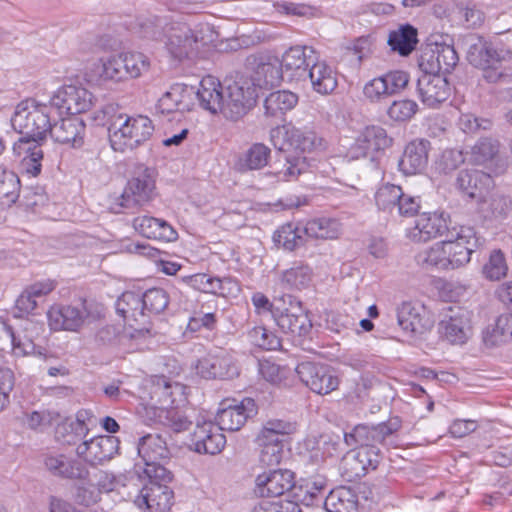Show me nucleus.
Returning a JSON list of instances; mask_svg holds the SVG:
<instances>
[{
  "mask_svg": "<svg viewBox=\"0 0 512 512\" xmlns=\"http://www.w3.org/2000/svg\"><path fill=\"white\" fill-rule=\"evenodd\" d=\"M154 126L150 118L143 115L118 114L111 118L108 127L109 141L114 151L134 149L150 139Z\"/></svg>",
  "mask_w": 512,
  "mask_h": 512,
  "instance_id": "4",
  "label": "nucleus"
},
{
  "mask_svg": "<svg viewBox=\"0 0 512 512\" xmlns=\"http://www.w3.org/2000/svg\"><path fill=\"white\" fill-rule=\"evenodd\" d=\"M138 455L144 463L165 461L170 457L166 440L159 434H147L139 439Z\"/></svg>",
  "mask_w": 512,
  "mask_h": 512,
  "instance_id": "37",
  "label": "nucleus"
},
{
  "mask_svg": "<svg viewBox=\"0 0 512 512\" xmlns=\"http://www.w3.org/2000/svg\"><path fill=\"white\" fill-rule=\"evenodd\" d=\"M448 227L447 221L436 213H422L415 221V226L408 230L407 236L414 242H427L438 236H444Z\"/></svg>",
  "mask_w": 512,
  "mask_h": 512,
  "instance_id": "27",
  "label": "nucleus"
},
{
  "mask_svg": "<svg viewBox=\"0 0 512 512\" xmlns=\"http://www.w3.org/2000/svg\"><path fill=\"white\" fill-rule=\"evenodd\" d=\"M170 21L167 16L141 15L136 19L133 30L141 38L163 41Z\"/></svg>",
  "mask_w": 512,
  "mask_h": 512,
  "instance_id": "39",
  "label": "nucleus"
},
{
  "mask_svg": "<svg viewBox=\"0 0 512 512\" xmlns=\"http://www.w3.org/2000/svg\"><path fill=\"white\" fill-rule=\"evenodd\" d=\"M351 452L360 466H363L365 474L369 469H376L382 458L380 448L359 447V449L352 450Z\"/></svg>",
  "mask_w": 512,
  "mask_h": 512,
  "instance_id": "64",
  "label": "nucleus"
},
{
  "mask_svg": "<svg viewBox=\"0 0 512 512\" xmlns=\"http://www.w3.org/2000/svg\"><path fill=\"white\" fill-rule=\"evenodd\" d=\"M500 144L498 140L491 137L480 138L472 147V160L478 165L486 164L492 161L499 152Z\"/></svg>",
  "mask_w": 512,
  "mask_h": 512,
  "instance_id": "51",
  "label": "nucleus"
},
{
  "mask_svg": "<svg viewBox=\"0 0 512 512\" xmlns=\"http://www.w3.org/2000/svg\"><path fill=\"white\" fill-rule=\"evenodd\" d=\"M418 32L410 24H402L389 33L387 43L393 52L400 56H408L415 50L418 43Z\"/></svg>",
  "mask_w": 512,
  "mask_h": 512,
  "instance_id": "40",
  "label": "nucleus"
},
{
  "mask_svg": "<svg viewBox=\"0 0 512 512\" xmlns=\"http://www.w3.org/2000/svg\"><path fill=\"white\" fill-rule=\"evenodd\" d=\"M483 341L488 347H495L512 341V312L501 314L495 325L483 333Z\"/></svg>",
  "mask_w": 512,
  "mask_h": 512,
  "instance_id": "42",
  "label": "nucleus"
},
{
  "mask_svg": "<svg viewBox=\"0 0 512 512\" xmlns=\"http://www.w3.org/2000/svg\"><path fill=\"white\" fill-rule=\"evenodd\" d=\"M402 192L400 186L393 184L382 185L375 193L377 207L385 212L393 213L396 211Z\"/></svg>",
  "mask_w": 512,
  "mask_h": 512,
  "instance_id": "50",
  "label": "nucleus"
},
{
  "mask_svg": "<svg viewBox=\"0 0 512 512\" xmlns=\"http://www.w3.org/2000/svg\"><path fill=\"white\" fill-rule=\"evenodd\" d=\"M4 330L11 340L12 351L15 356H26L34 353L35 344L31 339L26 336L22 338L11 325L6 323H4Z\"/></svg>",
  "mask_w": 512,
  "mask_h": 512,
  "instance_id": "62",
  "label": "nucleus"
},
{
  "mask_svg": "<svg viewBox=\"0 0 512 512\" xmlns=\"http://www.w3.org/2000/svg\"><path fill=\"white\" fill-rule=\"evenodd\" d=\"M273 318L277 326L293 338L306 337L312 330V322L307 311L291 295L286 296L283 304L273 308Z\"/></svg>",
  "mask_w": 512,
  "mask_h": 512,
  "instance_id": "9",
  "label": "nucleus"
},
{
  "mask_svg": "<svg viewBox=\"0 0 512 512\" xmlns=\"http://www.w3.org/2000/svg\"><path fill=\"white\" fill-rule=\"evenodd\" d=\"M492 182L491 176L481 170H462L457 176L456 186L470 198H477Z\"/></svg>",
  "mask_w": 512,
  "mask_h": 512,
  "instance_id": "36",
  "label": "nucleus"
},
{
  "mask_svg": "<svg viewBox=\"0 0 512 512\" xmlns=\"http://www.w3.org/2000/svg\"><path fill=\"white\" fill-rule=\"evenodd\" d=\"M275 10L284 15L312 18L316 15L317 9L306 3H295L290 1H277L273 4Z\"/></svg>",
  "mask_w": 512,
  "mask_h": 512,
  "instance_id": "59",
  "label": "nucleus"
},
{
  "mask_svg": "<svg viewBox=\"0 0 512 512\" xmlns=\"http://www.w3.org/2000/svg\"><path fill=\"white\" fill-rule=\"evenodd\" d=\"M295 371L301 382L316 394H330L339 386V378L328 365L306 361L299 363Z\"/></svg>",
  "mask_w": 512,
  "mask_h": 512,
  "instance_id": "12",
  "label": "nucleus"
},
{
  "mask_svg": "<svg viewBox=\"0 0 512 512\" xmlns=\"http://www.w3.org/2000/svg\"><path fill=\"white\" fill-rule=\"evenodd\" d=\"M46 469L54 476L71 479L87 480L89 470L78 460L70 459L64 454L47 455L44 459Z\"/></svg>",
  "mask_w": 512,
  "mask_h": 512,
  "instance_id": "30",
  "label": "nucleus"
},
{
  "mask_svg": "<svg viewBox=\"0 0 512 512\" xmlns=\"http://www.w3.org/2000/svg\"><path fill=\"white\" fill-rule=\"evenodd\" d=\"M200 106L213 114L222 113L224 97L221 83L213 76L204 77L197 90L194 89Z\"/></svg>",
  "mask_w": 512,
  "mask_h": 512,
  "instance_id": "33",
  "label": "nucleus"
},
{
  "mask_svg": "<svg viewBox=\"0 0 512 512\" xmlns=\"http://www.w3.org/2000/svg\"><path fill=\"white\" fill-rule=\"evenodd\" d=\"M295 487V475L288 469L268 470L255 479L254 492L259 497H280Z\"/></svg>",
  "mask_w": 512,
  "mask_h": 512,
  "instance_id": "19",
  "label": "nucleus"
},
{
  "mask_svg": "<svg viewBox=\"0 0 512 512\" xmlns=\"http://www.w3.org/2000/svg\"><path fill=\"white\" fill-rule=\"evenodd\" d=\"M304 225L286 223L282 225L273 236L275 243L287 251L295 249L305 244Z\"/></svg>",
  "mask_w": 512,
  "mask_h": 512,
  "instance_id": "45",
  "label": "nucleus"
},
{
  "mask_svg": "<svg viewBox=\"0 0 512 512\" xmlns=\"http://www.w3.org/2000/svg\"><path fill=\"white\" fill-rule=\"evenodd\" d=\"M196 371L205 379H229L238 375L232 356L224 349L210 351L199 359Z\"/></svg>",
  "mask_w": 512,
  "mask_h": 512,
  "instance_id": "17",
  "label": "nucleus"
},
{
  "mask_svg": "<svg viewBox=\"0 0 512 512\" xmlns=\"http://www.w3.org/2000/svg\"><path fill=\"white\" fill-rule=\"evenodd\" d=\"M295 426L279 419L268 420L257 437L260 447V462L271 466L279 464L283 457V441L286 436L293 433Z\"/></svg>",
  "mask_w": 512,
  "mask_h": 512,
  "instance_id": "8",
  "label": "nucleus"
},
{
  "mask_svg": "<svg viewBox=\"0 0 512 512\" xmlns=\"http://www.w3.org/2000/svg\"><path fill=\"white\" fill-rule=\"evenodd\" d=\"M396 312L398 325L409 336L421 335L432 327L425 307L419 303L403 301Z\"/></svg>",
  "mask_w": 512,
  "mask_h": 512,
  "instance_id": "20",
  "label": "nucleus"
},
{
  "mask_svg": "<svg viewBox=\"0 0 512 512\" xmlns=\"http://www.w3.org/2000/svg\"><path fill=\"white\" fill-rule=\"evenodd\" d=\"M508 266L504 254L500 250H494L488 262L483 266V274L489 280L497 281L505 277Z\"/></svg>",
  "mask_w": 512,
  "mask_h": 512,
  "instance_id": "58",
  "label": "nucleus"
},
{
  "mask_svg": "<svg viewBox=\"0 0 512 512\" xmlns=\"http://www.w3.org/2000/svg\"><path fill=\"white\" fill-rule=\"evenodd\" d=\"M115 309L124 322L135 330H141L148 322L144 312L141 295L135 292H124L116 301Z\"/></svg>",
  "mask_w": 512,
  "mask_h": 512,
  "instance_id": "28",
  "label": "nucleus"
},
{
  "mask_svg": "<svg viewBox=\"0 0 512 512\" xmlns=\"http://www.w3.org/2000/svg\"><path fill=\"white\" fill-rule=\"evenodd\" d=\"M194 94V87L186 84H173L158 100L156 109L161 114L184 112L190 110V98Z\"/></svg>",
  "mask_w": 512,
  "mask_h": 512,
  "instance_id": "31",
  "label": "nucleus"
},
{
  "mask_svg": "<svg viewBox=\"0 0 512 512\" xmlns=\"http://www.w3.org/2000/svg\"><path fill=\"white\" fill-rule=\"evenodd\" d=\"M121 53L127 79L138 78L149 71L150 60L145 54L135 51Z\"/></svg>",
  "mask_w": 512,
  "mask_h": 512,
  "instance_id": "48",
  "label": "nucleus"
},
{
  "mask_svg": "<svg viewBox=\"0 0 512 512\" xmlns=\"http://www.w3.org/2000/svg\"><path fill=\"white\" fill-rule=\"evenodd\" d=\"M245 67L250 71V75L246 76L253 86L257 89L273 87L280 83L283 75L279 64L264 62L261 57L250 55L246 58Z\"/></svg>",
  "mask_w": 512,
  "mask_h": 512,
  "instance_id": "24",
  "label": "nucleus"
},
{
  "mask_svg": "<svg viewBox=\"0 0 512 512\" xmlns=\"http://www.w3.org/2000/svg\"><path fill=\"white\" fill-rule=\"evenodd\" d=\"M257 97L253 83L247 77L240 76L226 88L222 114L227 119L237 121L254 107Z\"/></svg>",
  "mask_w": 512,
  "mask_h": 512,
  "instance_id": "10",
  "label": "nucleus"
},
{
  "mask_svg": "<svg viewBox=\"0 0 512 512\" xmlns=\"http://www.w3.org/2000/svg\"><path fill=\"white\" fill-rule=\"evenodd\" d=\"M218 424L211 421L197 423L192 434V442L195 451L215 455L222 451L226 444V438Z\"/></svg>",
  "mask_w": 512,
  "mask_h": 512,
  "instance_id": "26",
  "label": "nucleus"
},
{
  "mask_svg": "<svg viewBox=\"0 0 512 512\" xmlns=\"http://www.w3.org/2000/svg\"><path fill=\"white\" fill-rule=\"evenodd\" d=\"M144 312L149 311L151 313L163 312L169 304V295L162 288L148 289L143 295H141Z\"/></svg>",
  "mask_w": 512,
  "mask_h": 512,
  "instance_id": "54",
  "label": "nucleus"
},
{
  "mask_svg": "<svg viewBox=\"0 0 512 512\" xmlns=\"http://www.w3.org/2000/svg\"><path fill=\"white\" fill-rule=\"evenodd\" d=\"M102 73L101 77L105 80L124 81L126 72L123 66L122 53L113 54L101 59Z\"/></svg>",
  "mask_w": 512,
  "mask_h": 512,
  "instance_id": "55",
  "label": "nucleus"
},
{
  "mask_svg": "<svg viewBox=\"0 0 512 512\" xmlns=\"http://www.w3.org/2000/svg\"><path fill=\"white\" fill-rule=\"evenodd\" d=\"M418 111V105L410 99L394 101L387 110L388 117L394 122L409 121Z\"/></svg>",
  "mask_w": 512,
  "mask_h": 512,
  "instance_id": "56",
  "label": "nucleus"
},
{
  "mask_svg": "<svg viewBox=\"0 0 512 512\" xmlns=\"http://www.w3.org/2000/svg\"><path fill=\"white\" fill-rule=\"evenodd\" d=\"M250 344L264 350H277L281 347L279 337L263 326H256L247 333Z\"/></svg>",
  "mask_w": 512,
  "mask_h": 512,
  "instance_id": "52",
  "label": "nucleus"
},
{
  "mask_svg": "<svg viewBox=\"0 0 512 512\" xmlns=\"http://www.w3.org/2000/svg\"><path fill=\"white\" fill-rule=\"evenodd\" d=\"M118 438L110 435L93 437L80 443L76 453L92 466L111 460L119 450Z\"/></svg>",
  "mask_w": 512,
  "mask_h": 512,
  "instance_id": "18",
  "label": "nucleus"
},
{
  "mask_svg": "<svg viewBox=\"0 0 512 512\" xmlns=\"http://www.w3.org/2000/svg\"><path fill=\"white\" fill-rule=\"evenodd\" d=\"M86 126L83 120L70 116L60 119L54 124L50 123L48 133L57 143L80 148L84 143Z\"/></svg>",
  "mask_w": 512,
  "mask_h": 512,
  "instance_id": "25",
  "label": "nucleus"
},
{
  "mask_svg": "<svg viewBox=\"0 0 512 512\" xmlns=\"http://www.w3.org/2000/svg\"><path fill=\"white\" fill-rule=\"evenodd\" d=\"M92 101L93 95L86 88L80 85H64L54 92L49 104L60 114L76 115L88 111Z\"/></svg>",
  "mask_w": 512,
  "mask_h": 512,
  "instance_id": "14",
  "label": "nucleus"
},
{
  "mask_svg": "<svg viewBox=\"0 0 512 512\" xmlns=\"http://www.w3.org/2000/svg\"><path fill=\"white\" fill-rule=\"evenodd\" d=\"M124 478L123 475L117 476L111 472L100 470L93 475L92 480L94 481L95 488L101 494L109 493L120 486H125Z\"/></svg>",
  "mask_w": 512,
  "mask_h": 512,
  "instance_id": "60",
  "label": "nucleus"
},
{
  "mask_svg": "<svg viewBox=\"0 0 512 512\" xmlns=\"http://www.w3.org/2000/svg\"><path fill=\"white\" fill-rule=\"evenodd\" d=\"M155 194V179L152 170L146 168L137 176L130 179L122 194L112 205L115 213L130 209L150 201Z\"/></svg>",
  "mask_w": 512,
  "mask_h": 512,
  "instance_id": "11",
  "label": "nucleus"
},
{
  "mask_svg": "<svg viewBox=\"0 0 512 512\" xmlns=\"http://www.w3.org/2000/svg\"><path fill=\"white\" fill-rule=\"evenodd\" d=\"M471 317L472 313L464 307H448L439 322L441 337L453 345L465 344L472 335Z\"/></svg>",
  "mask_w": 512,
  "mask_h": 512,
  "instance_id": "13",
  "label": "nucleus"
},
{
  "mask_svg": "<svg viewBox=\"0 0 512 512\" xmlns=\"http://www.w3.org/2000/svg\"><path fill=\"white\" fill-rule=\"evenodd\" d=\"M83 484L76 489L75 500L78 504L89 507L100 500V494L95 488L94 481L88 475L87 480H80Z\"/></svg>",
  "mask_w": 512,
  "mask_h": 512,
  "instance_id": "63",
  "label": "nucleus"
},
{
  "mask_svg": "<svg viewBox=\"0 0 512 512\" xmlns=\"http://www.w3.org/2000/svg\"><path fill=\"white\" fill-rule=\"evenodd\" d=\"M134 229L149 239L166 242L175 241L178 237L175 229L165 220L149 215L138 216L133 219Z\"/></svg>",
  "mask_w": 512,
  "mask_h": 512,
  "instance_id": "32",
  "label": "nucleus"
},
{
  "mask_svg": "<svg viewBox=\"0 0 512 512\" xmlns=\"http://www.w3.org/2000/svg\"><path fill=\"white\" fill-rule=\"evenodd\" d=\"M468 62L483 70V78L489 83H497L504 74L500 70L503 61L512 58L509 49L498 48L492 41L480 35H470L467 38Z\"/></svg>",
  "mask_w": 512,
  "mask_h": 512,
  "instance_id": "5",
  "label": "nucleus"
},
{
  "mask_svg": "<svg viewBox=\"0 0 512 512\" xmlns=\"http://www.w3.org/2000/svg\"><path fill=\"white\" fill-rule=\"evenodd\" d=\"M52 106L38 103L33 99L21 101L11 117L13 129L23 135L13 145V151L21 155V149L27 145L38 144L46 138L51 121Z\"/></svg>",
  "mask_w": 512,
  "mask_h": 512,
  "instance_id": "3",
  "label": "nucleus"
},
{
  "mask_svg": "<svg viewBox=\"0 0 512 512\" xmlns=\"http://www.w3.org/2000/svg\"><path fill=\"white\" fill-rule=\"evenodd\" d=\"M325 141L309 129L291 128L285 132V143L278 149L280 157L272 165L270 172L280 181L296 180L309 170L310 163L305 152L323 150Z\"/></svg>",
  "mask_w": 512,
  "mask_h": 512,
  "instance_id": "2",
  "label": "nucleus"
},
{
  "mask_svg": "<svg viewBox=\"0 0 512 512\" xmlns=\"http://www.w3.org/2000/svg\"><path fill=\"white\" fill-rule=\"evenodd\" d=\"M88 316L89 312L84 302L76 305L56 304L47 312L49 326L55 331L78 332Z\"/></svg>",
  "mask_w": 512,
  "mask_h": 512,
  "instance_id": "16",
  "label": "nucleus"
},
{
  "mask_svg": "<svg viewBox=\"0 0 512 512\" xmlns=\"http://www.w3.org/2000/svg\"><path fill=\"white\" fill-rule=\"evenodd\" d=\"M25 153L22 159V167L25 172L31 176H37L41 172V160L43 151L39 144H31L21 149V154Z\"/></svg>",
  "mask_w": 512,
  "mask_h": 512,
  "instance_id": "57",
  "label": "nucleus"
},
{
  "mask_svg": "<svg viewBox=\"0 0 512 512\" xmlns=\"http://www.w3.org/2000/svg\"><path fill=\"white\" fill-rule=\"evenodd\" d=\"M323 505L327 512H356L358 496L350 487L340 486L330 491Z\"/></svg>",
  "mask_w": 512,
  "mask_h": 512,
  "instance_id": "41",
  "label": "nucleus"
},
{
  "mask_svg": "<svg viewBox=\"0 0 512 512\" xmlns=\"http://www.w3.org/2000/svg\"><path fill=\"white\" fill-rule=\"evenodd\" d=\"M315 51L312 47L294 46L289 48L282 56L279 64L283 78L290 81H302L307 79V70L313 62Z\"/></svg>",
  "mask_w": 512,
  "mask_h": 512,
  "instance_id": "21",
  "label": "nucleus"
},
{
  "mask_svg": "<svg viewBox=\"0 0 512 512\" xmlns=\"http://www.w3.org/2000/svg\"><path fill=\"white\" fill-rule=\"evenodd\" d=\"M306 237L314 239H336L341 233V223L334 218H315L304 225Z\"/></svg>",
  "mask_w": 512,
  "mask_h": 512,
  "instance_id": "44",
  "label": "nucleus"
},
{
  "mask_svg": "<svg viewBox=\"0 0 512 512\" xmlns=\"http://www.w3.org/2000/svg\"><path fill=\"white\" fill-rule=\"evenodd\" d=\"M313 279L312 268L304 263H295L282 273L281 281L288 288L302 290L307 288Z\"/></svg>",
  "mask_w": 512,
  "mask_h": 512,
  "instance_id": "46",
  "label": "nucleus"
},
{
  "mask_svg": "<svg viewBox=\"0 0 512 512\" xmlns=\"http://www.w3.org/2000/svg\"><path fill=\"white\" fill-rule=\"evenodd\" d=\"M214 34L209 25L193 30L186 23L171 19L163 42L172 57L183 60L196 53L199 43L206 45L214 41Z\"/></svg>",
  "mask_w": 512,
  "mask_h": 512,
  "instance_id": "6",
  "label": "nucleus"
},
{
  "mask_svg": "<svg viewBox=\"0 0 512 512\" xmlns=\"http://www.w3.org/2000/svg\"><path fill=\"white\" fill-rule=\"evenodd\" d=\"M464 162L462 152L454 149L445 150L435 162V170L440 174H450Z\"/></svg>",
  "mask_w": 512,
  "mask_h": 512,
  "instance_id": "61",
  "label": "nucleus"
},
{
  "mask_svg": "<svg viewBox=\"0 0 512 512\" xmlns=\"http://www.w3.org/2000/svg\"><path fill=\"white\" fill-rule=\"evenodd\" d=\"M312 89L321 95L331 94L338 85L336 72L325 61L313 59L307 70Z\"/></svg>",
  "mask_w": 512,
  "mask_h": 512,
  "instance_id": "34",
  "label": "nucleus"
},
{
  "mask_svg": "<svg viewBox=\"0 0 512 512\" xmlns=\"http://www.w3.org/2000/svg\"><path fill=\"white\" fill-rule=\"evenodd\" d=\"M87 411H79L76 415V421L70 424H63L57 428L56 434L58 440L64 444H74L77 439H82L88 433V427L85 424Z\"/></svg>",
  "mask_w": 512,
  "mask_h": 512,
  "instance_id": "47",
  "label": "nucleus"
},
{
  "mask_svg": "<svg viewBox=\"0 0 512 512\" xmlns=\"http://www.w3.org/2000/svg\"><path fill=\"white\" fill-rule=\"evenodd\" d=\"M20 187L17 174L0 165V197L15 202L19 196Z\"/></svg>",
  "mask_w": 512,
  "mask_h": 512,
  "instance_id": "53",
  "label": "nucleus"
},
{
  "mask_svg": "<svg viewBox=\"0 0 512 512\" xmlns=\"http://www.w3.org/2000/svg\"><path fill=\"white\" fill-rule=\"evenodd\" d=\"M174 493L166 484L146 483L134 503L144 512H166L172 506Z\"/></svg>",
  "mask_w": 512,
  "mask_h": 512,
  "instance_id": "23",
  "label": "nucleus"
},
{
  "mask_svg": "<svg viewBox=\"0 0 512 512\" xmlns=\"http://www.w3.org/2000/svg\"><path fill=\"white\" fill-rule=\"evenodd\" d=\"M478 247V238L472 227H452L442 241L419 252L416 261L419 265L438 270H455L466 266Z\"/></svg>",
  "mask_w": 512,
  "mask_h": 512,
  "instance_id": "1",
  "label": "nucleus"
},
{
  "mask_svg": "<svg viewBox=\"0 0 512 512\" xmlns=\"http://www.w3.org/2000/svg\"><path fill=\"white\" fill-rule=\"evenodd\" d=\"M430 142L425 139L411 141L405 147L404 153L399 160V169L405 175H414L422 172L428 163Z\"/></svg>",
  "mask_w": 512,
  "mask_h": 512,
  "instance_id": "29",
  "label": "nucleus"
},
{
  "mask_svg": "<svg viewBox=\"0 0 512 512\" xmlns=\"http://www.w3.org/2000/svg\"><path fill=\"white\" fill-rule=\"evenodd\" d=\"M257 414V405L252 398H244L241 401L227 400L222 403L216 415L218 426L224 431H238L247 420Z\"/></svg>",
  "mask_w": 512,
  "mask_h": 512,
  "instance_id": "15",
  "label": "nucleus"
},
{
  "mask_svg": "<svg viewBox=\"0 0 512 512\" xmlns=\"http://www.w3.org/2000/svg\"><path fill=\"white\" fill-rule=\"evenodd\" d=\"M402 426L399 417H392L387 422L377 425H356L350 432L344 433V441L347 446H359L360 448H379V445L389 448L396 446L398 431Z\"/></svg>",
  "mask_w": 512,
  "mask_h": 512,
  "instance_id": "7",
  "label": "nucleus"
},
{
  "mask_svg": "<svg viewBox=\"0 0 512 512\" xmlns=\"http://www.w3.org/2000/svg\"><path fill=\"white\" fill-rule=\"evenodd\" d=\"M298 102V96L287 90L271 92L264 101L265 114L279 118L293 109Z\"/></svg>",
  "mask_w": 512,
  "mask_h": 512,
  "instance_id": "43",
  "label": "nucleus"
},
{
  "mask_svg": "<svg viewBox=\"0 0 512 512\" xmlns=\"http://www.w3.org/2000/svg\"><path fill=\"white\" fill-rule=\"evenodd\" d=\"M417 94L425 106L437 108L449 98L451 88L443 75L422 74L417 81Z\"/></svg>",
  "mask_w": 512,
  "mask_h": 512,
  "instance_id": "22",
  "label": "nucleus"
},
{
  "mask_svg": "<svg viewBox=\"0 0 512 512\" xmlns=\"http://www.w3.org/2000/svg\"><path fill=\"white\" fill-rule=\"evenodd\" d=\"M511 211L512 199L498 191L483 198L478 204V212L486 221H502Z\"/></svg>",
  "mask_w": 512,
  "mask_h": 512,
  "instance_id": "35",
  "label": "nucleus"
},
{
  "mask_svg": "<svg viewBox=\"0 0 512 512\" xmlns=\"http://www.w3.org/2000/svg\"><path fill=\"white\" fill-rule=\"evenodd\" d=\"M360 144H365L371 152L383 150L390 146L391 139L384 128L380 126H368L359 135Z\"/></svg>",
  "mask_w": 512,
  "mask_h": 512,
  "instance_id": "49",
  "label": "nucleus"
},
{
  "mask_svg": "<svg viewBox=\"0 0 512 512\" xmlns=\"http://www.w3.org/2000/svg\"><path fill=\"white\" fill-rule=\"evenodd\" d=\"M270 156L271 150L268 146L254 143L239 156L235 162V169L240 173L260 170L268 164Z\"/></svg>",
  "mask_w": 512,
  "mask_h": 512,
  "instance_id": "38",
  "label": "nucleus"
}]
</instances>
